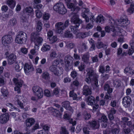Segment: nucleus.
Segmentation results:
<instances>
[{
    "instance_id": "nucleus-1",
    "label": "nucleus",
    "mask_w": 134,
    "mask_h": 134,
    "mask_svg": "<svg viewBox=\"0 0 134 134\" xmlns=\"http://www.w3.org/2000/svg\"><path fill=\"white\" fill-rule=\"evenodd\" d=\"M98 76L96 74L94 70L90 68L88 69L85 80L88 84L94 81L95 86L96 88H97L99 86L98 85Z\"/></svg>"
},
{
    "instance_id": "nucleus-2",
    "label": "nucleus",
    "mask_w": 134,
    "mask_h": 134,
    "mask_svg": "<svg viewBox=\"0 0 134 134\" xmlns=\"http://www.w3.org/2000/svg\"><path fill=\"white\" fill-rule=\"evenodd\" d=\"M27 35L26 33L23 31L19 32L15 38V42L19 44H23L26 42L27 40Z\"/></svg>"
},
{
    "instance_id": "nucleus-3",
    "label": "nucleus",
    "mask_w": 134,
    "mask_h": 134,
    "mask_svg": "<svg viewBox=\"0 0 134 134\" xmlns=\"http://www.w3.org/2000/svg\"><path fill=\"white\" fill-rule=\"evenodd\" d=\"M69 24V20H66L64 24L62 22L57 23L55 26L57 32L59 34L62 33L63 30L68 26Z\"/></svg>"
},
{
    "instance_id": "nucleus-4",
    "label": "nucleus",
    "mask_w": 134,
    "mask_h": 134,
    "mask_svg": "<svg viewBox=\"0 0 134 134\" xmlns=\"http://www.w3.org/2000/svg\"><path fill=\"white\" fill-rule=\"evenodd\" d=\"M77 13H73L71 14V17L70 21L76 25V27H79L80 24L82 22V20L79 18V16Z\"/></svg>"
},
{
    "instance_id": "nucleus-5",
    "label": "nucleus",
    "mask_w": 134,
    "mask_h": 134,
    "mask_svg": "<svg viewBox=\"0 0 134 134\" xmlns=\"http://www.w3.org/2000/svg\"><path fill=\"white\" fill-rule=\"evenodd\" d=\"M49 70L57 76H59L63 74L62 68L54 65H52L50 67Z\"/></svg>"
},
{
    "instance_id": "nucleus-6",
    "label": "nucleus",
    "mask_w": 134,
    "mask_h": 134,
    "mask_svg": "<svg viewBox=\"0 0 134 134\" xmlns=\"http://www.w3.org/2000/svg\"><path fill=\"white\" fill-rule=\"evenodd\" d=\"M32 90L34 94L37 96L38 99L42 98L43 95L42 89L38 86H34L32 88Z\"/></svg>"
},
{
    "instance_id": "nucleus-7",
    "label": "nucleus",
    "mask_w": 134,
    "mask_h": 134,
    "mask_svg": "<svg viewBox=\"0 0 134 134\" xmlns=\"http://www.w3.org/2000/svg\"><path fill=\"white\" fill-rule=\"evenodd\" d=\"M14 83L15 84L16 87L14 88L15 91H17L18 92H20V87H21L23 83V81L20 79H18L16 78H14L13 79Z\"/></svg>"
},
{
    "instance_id": "nucleus-8",
    "label": "nucleus",
    "mask_w": 134,
    "mask_h": 134,
    "mask_svg": "<svg viewBox=\"0 0 134 134\" xmlns=\"http://www.w3.org/2000/svg\"><path fill=\"white\" fill-rule=\"evenodd\" d=\"M2 44L4 45L11 43L13 39L11 36L9 35H5L3 36L2 38Z\"/></svg>"
},
{
    "instance_id": "nucleus-9",
    "label": "nucleus",
    "mask_w": 134,
    "mask_h": 134,
    "mask_svg": "<svg viewBox=\"0 0 134 134\" xmlns=\"http://www.w3.org/2000/svg\"><path fill=\"white\" fill-rule=\"evenodd\" d=\"M115 21L117 23V25L118 24L122 27L127 26L130 23V21L126 18L125 19L121 18L119 20H118Z\"/></svg>"
},
{
    "instance_id": "nucleus-10",
    "label": "nucleus",
    "mask_w": 134,
    "mask_h": 134,
    "mask_svg": "<svg viewBox=\"0 0 134 134\" xmlns=\"http://www.w3.org/2000/svg\"><path fill=\"white\" fill-rule=\"evenodd\" d=\"M92 34L91 31H89L85 32H80L77 33L76 35L77 38L83 39Z\"/></svg>"
},
{
    "instance_id": "nucleus-11",
    "label": "nucleus",
    "mask_w": 134,
    "mask_h": 134,
    "mask_svg": "<svg viewBox=\"0 0 134 134\" xmlns=\"http://www.w3.org/2000/svg\"><path fill=\"white\" fill-rule=\"evenodd\" d=\"M9 115L8 113L2 114L0 116V122L2 124L6 123L9 120Z\"/></svg>"
},
{
    "instance_id": "nucleus-12",
    "label": "nucleus",
    "mask_w": 134,
    "mask_h": 134,
    "mask_svg": "<svg viewBox=\"0 0 134 134\" xmlns=\"http://www.w3.org/2000/svg\"><path fill=\"white\" fill-rule=\"evenodd\" d=\"M109 26H106L105 28V30L107 32L109 33L110 31L113 32H115V27L117 26L116 22H115L114 24H109Z\"/></svg>"
},
{
    "instance_id": "nucleus-13",
    "label": "nucleus",
    "mask_w": 134,
    "mask_h": 134,
    "mask_svg": "<svg viewBox=\"0 0 134 134\" xmlns=\"http://www.w3.org/2000/svg\"><path fill=\"white\" fill-rule=\"evenodd\" d=\"M7 57L8 58V63L9 65L13 64L16 60V56L14 54H11L8 56H7Z\"/></svg>"
},
{
    "instance_id": "nucleus-14",
    "label": "nucleus",
    "mask_w": 134,
    "mask_h": 134,
    "mask_svg": "<svg viewBox=\"0 0 134 134\" xmlns=\"http://www.w3.org/2000/svg\"><path fill=\"white\" fill-rule=\"evenodd\" d=\"M132 102L131 98L129 96L125 97L122 99V104L125 107L129 106Z\"/></svg>"
},
{
    "instance_id": "nucleus-15",
    "label": "nucleus",
    "mask_w": 134,
    "mask_h": 134,
    "mask_svg": "<svg viewBox=\"0 0 134 134\" xmlns=\"http://www.w3.org/2000/svg\"><path fill=\"white\" fill-rule=\"evenodd\" d=\"M68 8L70 9L71 11H72V13L74 12V13H77L80 10V8L78 7L74 6L73 3H70L67 4V5Z\"/></svg>"
},
{
    "instance_id": "nucleus-16",
    "label": "nucleus",
    "mask_w": 134,
    "mask_h": 134,
    "mask_svg": "<svg viewBox=\"0 0 134 134\" xmlns=\"http://www.w3.org/2000/svg\"><path fill=\"white\" fill-rule=\"evenodd\" d=\"M82 93L86 96L91 94L92 92L91 88L87 85H85L83 87Z\"/></svg>"
},
{
    "instance_id": "nucleus-17",
    "label": "nucleus",
    "mask_w": 134,
    "mask_h": 134,
    "mask_svg": "<svg viewBox=\"0 0 134 134\" xmlns=\"http://www.w3.org/2000/svg\"><path fill=\"white\" fill-rule=\"evenodd\" d=\"M34 119L32 118L27 119L26 121V130L27 132H29L30 130L29 128L34 123Z\"/></svg>"
},
{
    "instance_id": "nucleus-18",
    "label": "nucleus",
    "mask_w": 134,
    "mask_h": 134,
    "mask_svg": "<svg viewBox=\"0 0 134 134\" xmlns=\"http://www.w3.org/2000/svg\"><path fill=\"white\" fill-rule=\"evenodd\" d=\"M24 69L25 73H28L29 72L33 71L34 68L30 64L26 63L24 67Z\"/></svg>"
},
{
    "instance_id": "nucleus-19",
    "label": "nucleus",
    "mask_w": 134,
    "mask_h": 134,
    "mask_svg": "<svg viewBox=\"0 0 134 134\" xmlns=\"http://www.w3.org/2000/svg\"><path fill=\"white\" fill-rule=\"evenodd\" d=\"M62 106L66 110H68L72 113L73 112V110L70 106V103L69 101H64L62 103Z\"/></svg>"
},
{
    "instance_id": "nucleus-20",
    "label": "nucleus",
    "mask_w": 134,
    "mask_h": 134,
    "mask_svg": "<svg viewBox=\"0 0 134 134\" xmlns=\"http://www.w3.org/2000/svg\"><path fill=\"white\" fill-rule=\"evenodd\" d=\"M50 109L52 110L53 114L54 116L59 118H61L62 114L60 113L59 110L53 108H51Z\"/></svg>"
},
{
    "instance_id": "nucleus-21",
    "label": "nucleus",
    "mask_w": 134,
    "mask_h": 134,
    "mask_svg": "<svg viewBox=\"0 0 134 134\" xmlns=\"http://www.w3.org/2000/svg\"><path fill=\"white\" fill-rule=\"evenodd\" d=\"M40 34L37 32L32 33L31 35V40L32 41L34 42L37 38L39 37Z\"/></svg>"
},
{
    "instance_id": "nucleus-22",
    "label": "nucleus",
    "mask_w": 134,
    "mask_h": 134,
    "mask_svg": "<svg viewBox=\"0 0 134 134\" xmlns=\"http://www.w3.org/2000/svg\"><path fill=\"white\" fill-rule=\"evenodd\" d=\"M88 124L90 126L94 129L98 128L99 126V124H97V122L94 120L91 122L89 121Z\"/></svg>"
},
{
    "instance_id": "nucleus-23",
    "label": "nucleus",
    "mask_w": 134,
    "mask_h": 134,
    "mask_svg": "<svg viewBox=\"0 0 134 134\" xmlns=\"http://www.w3.org/2000/svg\"><path fill=\"white\" fill-rule=\"evenodd\" d=\"M87 102L89 105H92L95 103V100L94 97L92 96H90L87 97Z\"/></svg>"
},
{
    "instance_id": "nucleus-24",
    "label": "nucleus",
    "mask_w": 134,
    "mask_h": 134,
    "mask_svg": "<svg viewBox=\"0 0 134 134\" xmlns=\"http://www.w3.org/2000/svg\"><path fill=\"white\" fill-rule=\"evenodd\" d=\"M43 40L42 37H38L34 42L35 46H37V48H39L43 41Z\"/></svg>"
},
{
    "instance_id": "nucleus-25",
    "label": "nucleus",
    "mask_w": 134,
    "mask_h": 134,
    "mask_svg": "<svg viewBox=\"0 0 134 134\" xmlns=\"http://www.w3.org/2000/svg\"><path fill=\"white\" fill-rule=\"evenodd\" d=\"M82 116L83 118L85 121L89 120L91 117V114L86 111L83 112Z\"/></svg>"
},
{
    "instance_id": "nucleus-26",
    "label": "nucleus",
    "mask_w": 134,
    "mask_h": 134,
    "mask_svg": "<svg viewBox=\"0 0 134 134\" xmlns=\"http://www.w3.org/2000/svg\"><path fill=\"white\" fill-rule=\"evenodd\" d=\"M63 4L62 3H57L54 5L53 9L54 10L58 13L62 8Z\"/></svg>"
},
{
    "instance_id": "nucleus-27",
    "label": "nucleus",
    "mask_w": 134,
    "mask_h": 134,
    "mask_svg": "<svg viewBox=\"0 0 134 134\" xmlns=\"http://www.w3.org/2000/svg\"><path fill=\"white\" fill-rule=\"evenodd\" d=\"M73 58L70 55L66 56L64 59L65 63L71 64L72 62Z\"/></svg>"
},
{
    "instance_id": "nucleus-28",
    "label": "nucleus",
    "mask_w": 134,
    "mask_h": 134,
    "mask_svg": "<svg viewBox=\"0 0 134 134\" xmlns=\"http://www.w3.org/2000/svg\"><path fill=\"white\" fill-rule=\"evenodd\" d=\"M1 92L4 97H7L8 94L9 92L6 87L3 86L1 89Z\"/></svg>"
},
{
    "instance_id": "nucleus-29",
    "label": "nucleus",
    "mask_w": 134,
    "mask_h": 134,
    "mask_svg": "<svg viewBox=\"0 0 134 134\" xmlns=\"http://www.w3.org/2000/svg\"><path fill=\"white\" fill-rule=\"evenodd\" d=\"M50 48L51 47L49 45L45 44L42 46L41 50L43 52H45L49 51Z\"/></svg>"
},
{
    "instance_id": "nucleus-30",
    "label": "nucleus",
    "mask_w": 134,
    "mask_h": 134,
    "mask_svg": "<svg viewBox=\"0 0 134 134\" xmlns=\"http://www.w3.org/2000/svg\"><path fill=\"white\" fill-rule=\"evenodd\" d=\"M97 23H103L104 20V18L102 15H100L98 16L95 19Z\"/></svg>"
},
{
    "instance_id": "nucleus-31",
    "label": "nucleus",
    "mask_w": 134,
    "mask_h": 134,
    "mask_svg": "<svg viewBox=\"0 0 134 134\" xmlns=\"http://www.w3.org/2000/svg\"><path fill=\"white\" fill-rule=\"evenodd\" d=\"M7 4L11 8L13 9L15 5V2L13 0H8L7 1Z\"/></svg>"
},
{
    "instance_id": "nucleus-32",
    "label": "nucleus",
    "mask_w": 134,
    "mask_h": 134,
    "mask_svg": "<svg viewBox=\"0 0 134 134\" xmlns=\"http://www.w3.org/2000/svg\"><path fill=\"white\" fill-rule=\"evenodd\" d=\"M82 60L86 63L89 62V56L88 54H84L81 57Z\"/></svg>"
},
{
    "instance_id": "nucleus-33",
    "label": "nucleus",
    "mask_w": 134,
    "mask_h": 134,
    "mask_svg": "<svg viewBox=\"0 0 134 134\" xmlns=\"http://www.w3.org/2000/svg\"><path fill=\"white\" fill-rule=\"evenodd\" d=\"M48 39L49 40V42L51 44L54 43L57 40V37L55 36H53L52 37H50L49 38L48 37Z\"/></svg>"
},
{
    "instance_id": "nucleus-34",
    "label": "nucleus",
    "mask_w": 134,
    "mask_h": 134,
    "mask_svg": "<svg viewBox=\"0 0 134 134\" xmlns=\"http://www.w3.org/2000/svg\"><path fill=\"white\" fill-rule=\"evenodd\" d=\"M62 7L61 9L59 10L58 13L59 14L63 15L66 13L67 10L63 4Z\"/></svg>"
},
{
    "instance_id": "nucleus-35",
    "label": "nucleus",
    "mask_w": 134,
    "mask_h": 134,
    "mask_svg": "<svg viewBox=\"0 0 134 134\" xmlns=\"http://www.w3.org/2000/svg\"><path fill=\"white\" fill-rule=\"evenodd\" d=\"M78 27H76V25L75 26H71L70 27L71 31L73 32L74 34H76V33L78 32L79 31V30L77 29V28Z\"/></svg>"
},
{
    "instance_id": "nucleus-36",
    "label": "nucleus",
    "mask_w": 134,
    "mask_h": 134,
    "mask_svg": "<svg viewBox=\"0 0 134 134\" xmlns=\"http://www.w3.org/2000/svg\"><path fill=\"white\" fill-rule=\"evenodd\" d=\"M89 43L91 46L90 48V50L91 51L95 50L96 47L94 41L92 39H91L89 41Z\"/></svg>"
},
{
    "instance_id": "nucleus-37",
    "label": "nucleus",
    "mask_w": 134,
    "mask_h": 134,
    "mask_svg": "<svg viewBox=\"0 0 134 134\" xmlns=\"http://www.w3.org/2000/svg\"><path fill=\"white\" fill-rule=\"evenodd\" d=\"M60 133V134H69V132L65 126H62L61 128Z\"/></svg>"
},
{
    "instance_id": "nucleus-38",
    "label": "nucleus",
    "mask_w": 134,
    "mask_h": 134,
    "mask_svg": "<svg viewBox=\"0 0 134 134\" xmlns=\"http://www.w3.org/2000/svg\"><path fill=\"white\" fill-rule=\"evenodd\" d=\"M37 26L36 28L37 31L38 32L40 31L42 29V24L40 21H38L37 23Z\"/></svg>"
},
{
    "instance_id": "nucleus-39",
    "label": "nucleus",
    "mask_w": 134,
    "mask_h": 134,
    "mask_svg": "<svg viewBox=\"0 0 134 134\" xmlns=\"http://www.w3.org/2000/svg\"><path fill=\"white\" fill-rule=\"evenodd\" d=\"M105 16L109 18V24H114L115 22H116L115 20L112 18L110 15L108 14H106Z\"/></svg>"
},
{
    "instance_id": "nucleus-40",
    "label": "nucleus",
    "mask_w": 134,
    "mask_h": 134,
    "mask_svg": "<svg viewBox=\"0 0 134 134\" xmlns=\"http://www.w3.org/2000/svg\"><path fill=\"white\" fill-rule=\"evenodd\" d=\"M104 90H107V92L109 93H111L112 92V89L110 88L109 85L108 84H105L104 86Z\"/></svg>"
},
{
    "instance_id": "nucleus-41",
    "label": "nucleus",
    "mask_w": 134,
    "mask_h": 134,
    "mask_svg": "<svg viewBox=\"0 0 134 134\" xmlns=\"http://www.w3.org/2000/svg\"><path fill=\"white\" fill-rule=\"evenodd\" d=\"M64 36L65 37L71 38H73V36L71 33L68 31H66L64 33Z\"/></svg>"
},
{
    "instance_id": "nucleus-42",
    "label": "nucleus",
    "mask_w": 134,
    "mask_h": 134,
    "mask_svg": "<svg viewBox=\"0 0 134 134\" xmlns=\"http://www.w3.org/2000/svg\"><path fill=\"white\" fill-rule=\"evenodd\" d=\"M20 21L21 24L25 25H26L27 24L26 19L23 15L20 18Z\"/></svg>"
},
{
    "instance_id": "nucleus-43",
    "label": "nucleus",
    "mask_w": 134,
    "mask_h": 134,
    "mask_svg": "<svg viewBox=\"0 0 134 134\" xmlns=\"http://www.w3.org/2000/svg\"><path fill=\"white\" fill-rule=\"evenodd\" d=\"M9 24L12 26H14L17 23V21L15 18H12L9 21Z\"/></svg>"
},
{
    "instance_id": "nucleus-44",
    "label": "nucleus",
    "mask_w": 134,
    "mask_h": 134,
    "mask_svg": "<svg viewBox=\"0 0 134 134\" xmlns=\"http://www.w3.org/2000/svg\"><path fill=\"white\" fill-rule=\"evenodd\" d=\"M122 128L123 129L124 132L125 133L128 134L130 132V130L129 128H126L124 125H121Z\"/></svg>"
},
{
    "instance_id": "nucleus-45",
    "label": "nucleus",
    "mask_w": 134,
    "mask_h": 134,
    "mask_svg": "<svg viewBox=\"0 0 134 134\" xmlns=\"http://www.w3.org/2000/svg\"><path fill=\"white\" fill-rule=\"evenodd\" d=\"M37 46H35L34 47V48L31 49L30 51V53L33 55H36L37 52L38 51L39 48H37Z\"/></svg>"
},
{
    "instance_id": "nucleus-46",
    "label": "nucleus",
    "mask_w": 134,
    "mask_h": 134,
    "mask_svg": "<svg viewBox=\"0 0 134 134\" xmlns=\"http://www.w3.org/2000/svg\"><path fill=\"white\" fill-rule=\"evenodd\" d=\"M23 68V65L21 63L17 64L15 67V70L17 71H19Z\"/></svg>"
},
{
    "instance_id": "nucleus-47",
    "label": "nucleus",
    "mask_w": 134,
    "mask_h": 134,
    "mask_svg": "<svg viewBox=\"0 0 134 134\" xmlns=\"http://www.w3.org/2000/svg\"><path fill=\"white\" fill-rule=\"evenodd\" d=\"M99 122L100 121L102 122H107L108 119L106 116L105 115H102L100 118L99 119Z\"/></svg>"
},
{
    "instance_id": "nucleus-48",
    "label": "nucleus",
    "mask_w": 134,
    "mask_h": 134,
    "mask_svg": "<svg viewBox=\"0 0 134 134\" xmlns=\"http://www.w3.org/2000/svg\"><path fill=\"white\" fill-rule=\"evenodd\" d=\"M71 64L65 63V70L66 71H68L71 68Z\"/></svg>"
},
{
    "instance_id": "nucleus-49",
    "label": "nucleus",
    "mask_w": 134,
    "mask_h": 134,
    "mask_svg": "<svg viewBox=\"0 0 134 134\" xmlns=\"http://www.w3.org/2000/svg\"><path fill=\"white\" fill-rule=\"evenodd\" d=\"M134 4L133 3H131L130 7L127 10L128 12L130 13H132L134 11Z\"/></svg>"
},
{
    "instance_id": "nucleus-50",
    "label": "nucleus",
    "mask_w": 134,
    "mask_h": 134,
    "mask_svg": "<svg viewBox=\"0 0 134 134\" xmlns=\"http://www.w3.org/2000/svg\"><path fill=\"white\" fill-rule=\"evenodd\" d=\"M35 12L37 17L39 18L42 16V14L40 10L37 9L36 10Z\"/></svg>"
},
{
    "instance_id": "nucleus-51",
    "label": "nucleus",
    "mask_w": 134,
    "mask_h": 134,
    "mask_svg": "<svg viewBox=\"0 0 134 134\" xmlns=\"http://www.w3.org/2000/svg\"><path fill=\"white\" fill-rule=\"evenodd\" d=\"M49 75L47 72L43 73L42 75V77L46 80L48 79L49 78Z\"/></svg>"
},
{
    "instance_id": "nucleus-52",
    "label": "nucleus",
    "mask_w": 134,
    "mask_h": 134,
    "mask_svg": "<svg viewBox=\"0 0 134 134\" xmlns=\"http://www.w3.org/2000/svg\"><path fill=\"white\" fill-rule=\"evenodd\" d=\"M96 47L98 49H100L104 47V44L101 42H98L96 44Z\"/></svg>"
},
{
    "instance_id": "nucleus-53",
    "label": "nucleus",
    "mask_w": 134,
    "mask_h": 134,
    "mask_svg": "<svg viewBox=\"0 0 134 134\" xmlns=\"http://www.w3.org/2000/svg\"><path fill=\"white\" fill-rule=\"evenodd\" d=\"M120 130L117 128H115L111 130V131L113 134H119Z\"/></svg>"
},
{
    "instance_id": "nucleus-54",
    "label": "nucleus",
    "mask_w": 134,
    "mask_h": 134,
    "mask_svg": "<svg viewBox=\"0 0 134 134\" xmlns=\"http://www.w3.org/2000/svg\"><path fill=\"white\" fill-rule=\"evenodd\" d=\"M122 123L123 124L122 125H124L125 126L126 125V124L129 121V119L127 117H124L122 118Z\"/></svg>"
},
{
    "instance_id": "nucleus-55",
    "label": "nucleus",
    "mask_w": 134,
    "mask_h": 134,
    "mask_svg": "<svg viewBox=\"0 0 134 134\" xmlns=\"http://www.w3.org/2000/svg\"><path fill=\"white\" fill-rule=\"evenodd\" d=\"M25 12L27 13H31L33 11V9L31 7H26L25 10Z\"/></svg>"
},
{
    "instance_id": "nucleus-56",
    "label": "nucleus",
    "mask_w": 134,
    "mask_h": 134,
    "mask_svg": "<svg viewBox=\"0 0 134 134\" xmlns=\"http://www.w3.org/2000/svg\"><path fill=\"white\" fill-rule=\"evenodd\" d=\"M50 16V15L49 14L46 13L43 15V18L44 20H48Z\"/></svg>"
},
{
    "instance_id": "nucleus-57",
    "label": "nucleus",
    "mask_w": 134,
    "mask_h": 134,
    "mask_svg": "<svg viewBox=\"0 0 134 134\" xmlns=\"http://www.w3.org/2000/svg\"><path fill=\"white\" fill-rule=\"evenodd\" d=\"M84 9L85 10L81 14V16H82L83 14L85 15H87V14H89L90 13L89 10L88 9L85 8Z\"/></svg>"
},
{
    "instance_id": "nucleus-58",
    "label": "nucleus",
    "mask_w": 134,
    "mask_h": 134,
    "mask_svg": "<svg viewBox=\"0 0 134 134\" xmlns=\"http://www.w3.org/2000/svg\"><path fill=\"white\" fill-rule=\"evenodd\" d=\"M54 105L57 108V109L58 110H60L61 112L63 111V108L62 107H61L60 105L57 104H55Z\"/></svg>"
},
{
    "instance_id": "nucleus-59",
    "label": "nucleus",
    "mask_w": 134,
    "mask_h": 134,
    "mask_svg": "<svg viewBox=\"0 0 134 134\" xmlns=\"http://www.w3.org/2000/svg\"><path fill=\"white\" fill-rule=\"evenodd\" d=\"M18 99L19 98V96L18 97ZM16 102L17 103V104L19 105V106L20 107V108L23 109L24 108V106L23 104V103H22L20 101V99H18L16 101Z\"/></svg>"
},
{
    "instance_id": "nucleus-60",
    "label": "nucleus",
    "mask_w": 134,
    "mask_h": 134,
    "mask_svg": "<svg viewBox=\"0 0 134 134\" xmlns=\"http://www.w3.org/2000/svg\"><path fill=\"white\" fill-rule=\"evenodd\" d=\"M111 93L107 92L105 96V98L111 100V96L110 93Z\"/></svg>"
},
{
    "instance_id": "nucleus-61",
    "label": "nucleus",
    "mask_w": 134,
    "mask_h": 134,
    "mask_svg": "<svg viewBox=\"0 0 134 134\" xmlns=\"http://www.w3.org/2000/svg\"><path fill=\"white\" fill-rule=\"evenodd\" d=\"M44 95L45 96L49 97L51 95V93L50 91L48 90H45L44 91Z\"/></svg>"
},
{
    "instance_id": "nucleus-62",
    "label": "nucleus",
    "mask_w": 134,
    "mask_h": 134,
    "mask_svg": "<svg viewBox=\"0 0 134 134\" xmlns=\"http://www.w3.org/2000/svg\"><path fill=\"white\" fill-rule=\"evenodd\" d=\"M82 16L85 19L86 23H88L89 22V18L87 15H85L83 14Z\"/></svg>"
},
{
    "instance_id": "nucleus-63",
    "label": "nucleus",
    "mask_w": 134,
    "mask_h": 134,
    "mask_svg": "<svg viewBox=\"0 0 134 134\" xmlns=\"http://www.w3.org/2000/svg\"><path fill=\"white\" fill-rule=\"evenodd\" d=\"M85 65L83 64H81L78 67V68L80 71H82L85 69Z\"/></svg>"
},
{
    "instance_id": "nucleus-64",
    "label": "nucleus",
    "mask_w": 134,
    "mask_h": 134,
    "mask_svg": "<svg viewBox=\"0 0 134 134\" xmlns=\"http://www.w3.org/2000/svg\"><path fill=\"white\" fill-rule=\"evenodd\" d=\"M83 130L84 134H90V131L87 127H84L83 128Z\"/></svg>"
}]
</instances>
